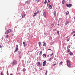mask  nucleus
<instances>
[{"mask_svg":"<svg viewBox=\"0 0 75 75\" xmlns=\"http://www.w3.org/2000/svg\"><path fill=\"white\" fill-rule=\"evenodd\" d=\"M57 25H59V24H57Z\"/></svg>","mask_w":75,"mask_h":75,"instance_id":"obj_53","label":"nucleus"},{"mask_svg":"<svg viewBox=\"0 0 75 75\" xmlns=\"http://www.w3.org/2000/svg\"><path fill=\"white\" fill-rule=\"evenodd\" d=\"M7 31H8V33H10V32H11V29H9L8 30H7Z\"/></svg>","mask_w":75,"mask_h":75,"instance_id":"obj_17","label":"nucleus"},{"mask_svg":"<svg viewBox=\"0 0 75 75\" xmlns=\"http://www.w3.org/2000/svg\"><path fill=\"white\" fill-rule=\"evenodd\" d=\"M40 1V0H38L37 1V3H38Z\"/></svg>","mask_w":75,"mask_h":75,"instance_id":"obj_42","label":"nucleus"},{"mask_svg":"<svg viewBox=\"0 0 75 75\" xmlns=\"http://www.w3.org/2000/svg\"><path fill=\"white\" fill-rule=\"evenodd\" d=\"M37 12H35V13H34V15H33V17H34V16H35L36 15H37Z\"/></svg>","mask_w":75,"mask_h":75,"instance_id":"obj_9","label":"nucleus"},{"mask_svg":"<svg viewBox=\"0 0 75 75\" xmlns=\"http://www.w3.org/2000/svg\"><path fill=\"white\" fill-rule=\"evenodd\" d=\"M23 14L24 13V11H23Z\"/></svg>","mask_w":75,"mask_h":75,"instance_id":"obj_51","label":"nucleus"},{"mask_svg":"<svg viewBox=\"0 0 75 75\" xmlns=\"http://www.w3.org/2000/svg\"><path fill=\"white\" fill-rule=\"evenodd\" d=\"M62 62H61L60 63V64L61 65H62Z\"/></svg>","mask_w":75,"mask_h":75,"instance_id":"obj_41","label":"nucleus"},{"mask_svg":"<svg viewBox=\"0 0 75 75\" xmlns=\"http://www.w3.org/2000/svg\"><path fill=\"white\" fill-rule=\"evenodd\" d=\"M22 58V55H21L19 56V58Z\"/></svg>","mask_w":75,"mask_h":75,"instance_id":"obj_33","label":"nucleus"},{"mask_svg":"<svg viewBox=\"0 0 75 75\" xmlns=\"http://www.w3.org/2000/svg\"><path fill=\"white\" fill-rule=\"evenodd\" d=\"M56 65V64H55L53 65V67H55V65Z\"/></svg>","mask_w":75,"mask_h":75,"instance_id":"obj_44","label":"nucleus"},{"mask_svg":"<svg viewBox=\"0 0 75 75\" xmlns=\"http://www.w3.org/2000/svg\"><path fill=\"white\" fill-rule=\"evenodd\" d=\"M65 3V0H63V1L62 2V4H64Z\"/></svg>","mask_w":75,"mask_h":75,"instance_id":"obj_19","label":"nucleus"},{"mask_svg":"<svg viewBox=\"0 0 75 75\" xmlns=\"http://www.w3.org/2000/svg\"><path fill=\"white\" fill-rule=\"evenodd\" d=\"M48 50H50V51H52V50H51V49H48Z\"/></svg>","mask_w":75,"mask_h":75,"instance_id":"obj_48","label":"nucleus"},{"mask_svg":"<svg viewBox=\"0 0 75 75\" xmlns=\"http://www.w3.org/2000/svg\"><path fill=\"white\" fill-rule=\"evenodd\" d=\"M43 57H44V58H45V57H46V54H44L43 55Z\"/></svg>","mask_w":75,"mask_h":75,"instance_id":"obj_13","label":"nucleus"},{"mask_svg":"<svg viewBox=\"0 0 75 75\" xmlns=\"http://www.w3.org/2000/svg\"><path fill=\"white\" fill-rule=\"evenodd\" d=\"M57 33L58 34H59V31H57Z\"/></svg>","mask_w":75,"mask_h":75,"instance_id":"obj_36","label":"nucleus"},{"mask_svg":"<svg viewBox=\"0 0 75 75\" xmlns=\"http://www.w3.org/2000/svg\"><path fill=\"white\" fill-rule=\"evenodd\" d=\"M28 3H29V1H26V3L27 4H28Z\"/></svg>","mask_w":75,"mask_h":75,"instance_id":"obj_35","label":"nucleus"},{"mask_svg":"<svg viewBox=\"0 0 75 75\" xmlns=\"http://www.w3.org/2000/svg\"><path fill=\"white\" fill-rule=\"evenodd\" d=\"M1 75H3V72H1Z\"/></svg>","mask_w":75,"mask_h":75,"instance_id":"obj_50","label":"nucleus"},{"mask_svg":"<svg viewBox=\"0 0 75 75\" xmlns=\"http://www.w3.org/2000/svg\"><path fill=\"white\" fill-rule=\"evenodd\" d=\"M16 48H18V45H16Z\"/></svg>","mask_w":75,"mask_h":75,"instance_id":"obj_30","label":"nucleus"},{"mask_svg":"<svg viewBox=\"0 0 75 75\" xmlns=\"http://www.w3.org/2000/svg\"><path fill=\"white\" fill-rule=\"evenodd\" d=\"M10 75H13V74H11Z\"/></svg>","mask_w":75,"mask_h":75,"instance_id":"obj_56","label":"nucleus"},{"mask_svg":"<svg viewBox=\"0 0 75 75\" xmlns=\"http://www.w3.org/2000/svg\"><path fill=\"white\" fill-rule=\"evenodd\" d=\"M25 16V14H23L22 16V18H24Z\"/></svg>","mask_w":75,"mask_h":75,"instance_id":"obj_26","label":"nucleus"},{"mask_svg":"<svg viewBox=\"0 0 75 75\" xmlns=\"http://www.w3.org/2000/svg\"><path fill=\"white\" fill-rule=\"evenodd\" d=\"M38 44L39 46H40V45H41V42H39Z\"/></svg>","mask_w":75,"mask_h":75,"instance_id":"obj_29","label":"nucleus"},{"mask_svg":"<svg viewBox=\"0 0 75 75\" xmlns=\"http://www.w3.org/2000/svg\"><path fill=\"white\" fill-rule=\"evenodd\" d=\"M44 34L45 35H47V33H45Z\"/></svg>","mask_w":75,"mask_h":75,"instance_id":"obj_46","label":"nucleus"},{"mask_svg":"<svg viewBox=\"0 0 75 75\" xmlns=\"http://www.w3.org/2000/svg\"><path fill=\"white\" fill-rule=\"evenodd\" d=\"M69 54H70V55H73V53L72 52H70L69 53Z\"/></svg>","mask_w":75,"mask_h":75,"instance_id":"obj_18","label":"nucleus"},{"mask_svg":"<svg viewBox=\"0 0 75 75\" xmlns=\"http://www.w3.org/2000/svg\"><path fill=\"white\" fill-rule=\"evenodd\" d=\"M17 51H18V48H16V50L14 52H16Z\"/></svg>","mask_w":75,"mask_h":75,"instance_id":"obj_16","label":"nucleus"},{"mask_svg":"<svg viewBox=\"0 0 75 75\" xmlns=\"http://www.w3.org/2000/svg\"><path fill=\"white\" fill-rule=\"evenodd\" d=\"M23 71H26V69H25V68H23Z\"/></svg>","mask_w":75,"mask_h":75,"instance_id":"obj_31","label":"nucleus"},{"mask_svg":"<svg viewBox=\"0 0 75 75\" xmlns=\"http://www.w3.org/2000/svg\"><path fill=\"white\" fill-rule=\"evenodd\" d=\"M69 40V38H68L67 40V41L68 42Z\"/></svg>","mask_w":75,"mask_h":75,"instance_id":"obj_37","label":"nucleus"},{"mask_svg":"<svg viewBox=\"0 0 75 75\" xmlns=\"http://www.w3.org/2000/svg\"><path fill=\"white\" fill-rule=\"evenodd\" d=\"M43 15L44 17H46L47 16V13L46 12H45L43 14Z\"/></svg>","mask_w":75,"mask_h":75,"instance_id":"obj_7","label":"nucleus"},{"mask_svg":"<svg viewBox=\"0 0 75 75\" xmlns=\"http://www.w3.org/2000/svg\"><path fill=\"white\" fill-rule=\"evenodd\" d=\"M8 32L7 30L5 32V34H8Z\"/></svg>","mask_w":75,"mask_h":75,"instance_id":"obj_24","label":"nucleus"},{"mask_svg":"<svg viewBox=\"0 0 75 75\" xmlns=\"http://www.w3.org/2000/svg\"><path fill=\"white\" fill-rule=\"evenodd\" d=\"M23 44H24V47H25V42H23Z\"/></svg>","mask_w":75,"mask_h":75,"instance_id":"obj_25","label":"nucleus"},{"mask_svg":"<svg viewBox=\"0 0 75 75\" xmlns=\"http://www.w3.org/2000/svg\"><path fill=\"white\" fill-rule=\"evenodd\" d=\"M75 33V31H73L72 33H71V34H74Z\"/></svg>","mask_w":75,"mask_h":75,"instance_id":"obj_23","label":"nucleus"},{"mask_svg":"<svg viewBox=\"0 0 75 75\" xmlns=\"http://www.w3.org/2000/svg\"><path fill=\"white\" fill-rule=\"evenodd\" d=\"M47 73H48V71H46V73H45V74H46V75L47 74Z\"/></svg>","mask_w":75,"mask_h":75,"instance_id":"obj_34","label":"nucleus"},{"mask_svg":"<svg viewBox=\"0 0 75 75\" xmlns=\"http://www.w3.org/2000/svg\"><path fill=\"white\" fill-rule=\"evenodd\" d=\"M73 36H75V34Z\"/></svg>","mask_w":75,"mask_h":75,"instance_id":"obj_52","label":"nucleus"},{"mask_svg":"<svg viewBox=\"0 0 75 75\" xmlns=\"http://www.w3.org/2000/svg\"><path fill=\"white\" fill-rule=\"evenodd\" d=\"M52 44H53V43L52 42H50V45H52Z\"/></svg>","mask_w":75,"mask_h":75,"instance_id":"obj_32","label":"nucleus"},{"mask_svg":"<svg viewBox=\"0 0 75 75\" xmlns=\"http://www.w3.org/2000/svg\"><path fill=\"white\" fill-rule=\"evenodd\" d=\"M43 46H44L45 47L46 46V43H45V42H44L43 43Z\"/></svg>","mask_w":75,"mask_h":75,"instance_id":"obj_10","label":"nucleus"},{"mask_svg":"<svg viewBox=\"0 0 75 75\" xmlns=\"http://www.w3.org/2000/svg\"><path fill=\"white\" fill-rule=\"evenodd\" d=\"M49 6V8H50V9H51V8H52V4L50 5Z\"/></svg>","mask_w":75,"mask_h":75,"instance_id":"obj_8","label":"nucleus"},{"mask_svg":"<svg viewBox=\"0 0 75 75\" xmlns=\"http://www.w3.org/2000/svg\"><path fill=\"white\" fill-rule=\"evenodd\" d=\"M18 52L19 54H21V51H19Z\"/></svg>","mask_w":75,"mask_h":75,"instance_id":"obj_11","label":"nucleus"},{"mask_svg":"<svg viewBox=\"0 0 75 75\" xmlns=\"http://www.w3.org/2000/svg\"><path fill=\"white\" fill-rule=\"evenodd\" d=\"M42 54V51H41L40 52V54L41 55Z\"/></svg>","mask_w":75,"mask_h":75,"instance_id":"obj_38","label":"nucleus"},{"mask_svg":"<svg viewBox=\"0 0 75 75\" xmlns=\"http://www.w3.org/2000/svg\"><path fill=\"white\" fill-rule=\"evenodd\" d=\"M49 55H47V57H49Z\"/></svg>","mask_w":75,"mask_h":75,"instance_id":"obj_47","label":"nucleus"},{"mask_svg":"<svg viewBox=\"0 0 75 75\" xmlns=\"http://www.w3.org/2000/svg\"><path fill=\"white\" fill-rule=\"evenodd\" d=\"M74 72H75V70L74 71Z\"/></svg>","mask_w":75,"mask_h":75,"instance_id":"obj_54","label":"nucleus"},{"mask_svg":"<svg viewBox=\"0 0 75 75\" xmlns=\"http://www.w3.org/2000/svg\"><path fill=\"white\" fill-rule=\"evenodd\" d=\"M69 24V22H68V21H67L66 22V24L67 25V24Z\"/></svg>","mask_w":75,"mask_h":75,"instance_id":"obj_14","label":"nucleus"},{"mask_svg":"<svg viewBox=\"0 0 75 75\" xmlns=\"http://www.w3.org/2000/svg\"><path fill=\"white\" fill-rule=\"evenodd\" d=\"M6 38H8V35L6 36Z\"/></svg>","mask_w":75,"mask_h":75,"instance_id":"obj_45","label":"nucleus"},{"mask_svg":"<svg viewBox=\"0 0 75 75\" xmlns=\"http://www.w3.org/2000/svg\"><path fill=\"white\" fill-rule=\"evenodd\" d=\"M51 4V3L50 2V0H48L47 3V6L48 7L50 6V5Z\"/></svg>","mask_w":75,"mask_h":75,"instance_id":"obj_3","label":"nucleus"},{"mask_svg":"<svg viewBox=\"0 0 75 75\" xmlns=\"http://www.w3.org/2000/svg\"><path fill=\"white\" fill-rule=\"evenodd\" d=\"M52 59H53V58L52 57V58H50V59H49V61H51Z\"/></svg>","mask_w":75,"mask_h":75,"instance_id":"obj_21","label":"nucleus"},{"mask_svg":"<svg viewBox=\"0 0 75 75\" xmlns=\"http://www.w3.org/2000/svg\"><path fill=\"white\" fill-rule=\"evenodd\" d=\"M70 51H71V50H70L69 49H68L67 50V52L68 53H69V52H70Z\"/></svg>","mask_w":75,"mask_h":75,"instance_id":"obj_22","label":"nucleus"},{"mask_svg":"<svg viewBox=\"0 0 75 75\" xmlns=\"http://www.w3.org/2000/svg\"><path fill=\"white\" fill-rule=\"evenodd\" d=\"M51 26H52V27H51V28H52L53 27V26H54V24H52L51 25Z\"/></svg>","mask_w":75,"mask_h":75,"instance_id":"obj_27","label":"nucleus"},{"mask_svg":"<svg viewBox=\"0 0 75 75\" xmlns=\"http://www.w3.org/2000/svg\"><path fill=\"white\" fill-rule=\"evenodd\" d=\"M67 67H71V62L69 60H67Z\"/></svg>","mask_w":75,"mask_h":75,"instance_id":"obj_2","label":"nucleus"},{"mask_svg":"<svg viewBox=\"0 0 75 75\" xmlns=\"http://www.w3.org/2000/svg\"><path fill=\"white\" fill-rule=\"evenodd\" d=\"M46 61L45 60L43 62L42 65L43 66H45L46 65Z\"/></svg>","mask_w":75,"mask_h":75,"instance_id":"obj_5","label":"nucleus"},{"mask_svg":"<svg viewBox=\"0 0 75 75\" xmlns=\"http://www.w3.org/2000/svg\"><path fill=\"white\" fill-rule=\"evenodd\" d=\"M17 61L16 60H14L11 63L12 66H14L16 65H17Z\"/></svg>","mask_w":75,"mask_h":75,"instance_id":"obj_1","label":"nucleus"},{"mask_svg":"<svg viewBox=\"0 0 75 75\" xmlns=\"http://www.w3.org/2000/svg\"><path fill=\"white\" fill-rule=\"evenodd\" d=\"M39 12H40V11H38L37 12V14H38L39 13Z\"/></svg>","mask_w":75,"mask_h":75,"instance_id":"obj_40","label":"nucleus"},{"mask_svg":"<svg viewBox=\"0 0 75 75\" xmlns=\"http://www.w3.org/2000/svg\"><path fill=\"white\" fill-rule=\"evenodd\" d=\"M69 14V11H67L66 13V15H68V14Z\"/></svg>","mask_w":75,"mask_h":75,"instance_id":"obj_28","label":"nucleus"},{"mask_svg":"<svg viewBox=\"0 0 75 75\" xmlns=\"http://www.w3.org/2000/svg\"><path fill=\"white\" fill-rule=\"evenodd\" d=\"M54 14L55 16H57V13H56V11L54 12Z\"/></svg>","mask_w":75,"mask_h":75,"instance_id":"obj_15","label":"nucleus"},{"mask_svg":"<svg viewBox=\"0 0 75 75\" xmlns=\"http://www.w3.org/2000/svg\"><path fill=\"white\" fill-rule=\"evenodd\" d=\"M37 64V66L39 67V66H40V65H41V62H38Z\"/></svg>","mask_w":75,"mask_h":75,"instance_id":"obj_6","label":"nucleus"},{"mask_svg":"<svg viewBox=\"0 0 75 75\" xmlns=\"http://www.w3.org/2000/svg\"><path fill=\"white\" fill-rule=\"evenodd\" d=\"M40 70H42V69L41 68V69H40Z\"/></svg>","mask_w":75,"mask_h":75,"instance_id":"obj_55","label":"nucleus"},{"mask_svg":"<svg viewBox=\"0 0 75 75\" xmlns=\"http://www.w3.org/2000/svg\"><path fill=\"white\" fill-rule=\"evenodd\" d=\"M7 75H9V74H8V71H7Z\"/></svg>","mask_w":75,"mask_h":75,"instance_id":"obj_49","label":"nucleus"},{"mask_svg":"<svg viewBox=\"0 0 75 75\" xmlns=\"http://www.w3.org/2000/svg\"><path fill=\"white\" fill-rule=\"evenodd\" d=\"M70 47H71V45H69L67 47V49H68L69 48H70Z\"/></svg>","mask_w":75,"mask_h":75,"instance_id":"obj_20","label":"nucleus"},{"mask_svg":"<svg viewBox=\"0 0 75 75\" xmlns=\"http://www.w3.org/2000/svg\"><path fill=\"white\" fill-rule=\"evenodd\" d=\"M67 7H71L72 6V5L71 4H66Z\"/></svg>","mask_w":75,"mask_h":75,"instance_id":"obj_4","label":"nucleus"},{"mask_svg":"<svg viewBox=\"0 0 75 75\" xmlns=\"http://www.w3.org/2000/svg\"><path fill=\"white\" fill-rule=\"evenodd\" d=\"M48 1V0H45L44 2V4H47V1Z\"/></svg>","mask_w":75,"mask_h":75,"instance_id":"obj_12","label":"nucleus"},{"mask_svg":"<svg viewBox=\"0 0 75 75\" xmlns=\"http://www.w3.org/2000/svg\"><path fill=\"white\" fill-rule=\"evenodd\" d=\"M36 1H37V0H36Z\"/></svg>","mask_w":75,"mask_h":75,"instance_id":"obj_57","label":"nucleus"},{"mask_svg":"<svg viewBox=\"0 0 75 75\" xmlns=\"http://www.w3.org/2000/svg\"><path fill=\"white\" fill-rule=\"evenodd\" d=\"M1 47H2V46H1V45H0V48H1Z\"/></svg>","mask_w":75,"mask_h":75,"instance_id":"obj_43","label":"nucleus"},{"mask_svg":"<svg viewBox=\"0 0 75 75\" xmlns=\"http://www.w3.org/2000/svg\"><path fill=\"white\" fill-rule=\"evenodd\" d=\"M53 54H54V53H52V54H51V55H50V56L51 57V56H52V55H53Z\"/></svg>","mask_w":75,"mask_h":75,"instance_id":"obj_39","label":"nucleus"}]
</instances>
